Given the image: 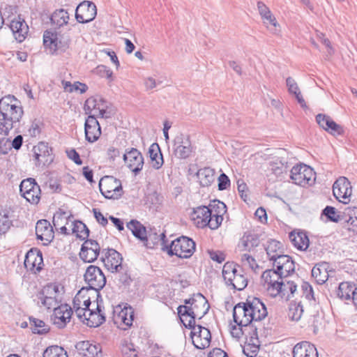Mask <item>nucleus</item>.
Masks as SVG:
<instances>
[{"mask_svg": "<svg viewBox=\"0 0 357 357\" xmlns=\"http://www.w3.org/2000/svg\"><path fill=\"white\" fill-rule=\"evenodd\" d=\"M24 115L20 100L14 96H6L0 99V135H8L9 131L20 125Z\"/></svg>", "mask_w": 357, "mask_h": 357, "instance_id": "obj_1", "label": "nucleus"}, {"mask_svg": "<svg viewBox=\"0 0 357 357\" xmlns=\"http://www.w3.org/2000/svg\"><path fill=\"white\" fill-rule=\"evenodd\" d=\"M63 287L56 284L43 287L36 295L38 305L46 310H53L60 305L63 299Z\"/></svg>", "mask_w": 357, "mask_h": 357, "instance_id": "obj_2", "label": "nucleus"}, {"mask_svg": "<svg viewBox=\"0 0 357 357\" xmlns=\"http://www.w3.org/2000/svg\"><path fill=\"white\" fill-rule=\"evenodd\" d=\"M222 277L227 286H231L232 289L241 291L248 285V279L242 271H238L236 264L232 262H227L222 268Z\"/></svg>", "mask_w": 357, "mask_h": 357, "instance_id": "obj_3", "label": "nucleus"}, {"mask_svg": "<svg viewBox=\"0 0 357 357\" xmlns=\"http://www.w3.org/2000/svg\"><path fill=\"white\" fill-rule=\"evenodd\" d=\"M274 247H267L266 253L270 261H273V268L281 277L285 278L294 272L295 265L294 261L289 255H278L273 250Z\"/></svg>", "mask_w": 357, "mask_h": 357, "instance_id": "obj_4", "label": "nucleus"}, {"mask_svg": "<svg viewBox=\"0 0 357 357\" xmlns=\"http://www.w3.org/2000/svg\"><path fill=\"white\" fill-rule=\"evenodd\" d=\"M261 280L264 287L271 297L275 298L283 292L284 278L275 268L264 271L261 275Z\"/></svg>", "mask_w": 357, "mask_h": 357, "instance_id": "obj_5", "label": "nucleus"}, {"mask_svg": "<svg viewBox=\"0 0 357 357\" xmlns=\"http://www.w3.org/2000/svg\"><path fill=\"white\" fill-rule=\"evenodd\" d=\"M101 194L109 199H118L123 195V188L119 179L112 176H105L99 181Z\"/></svg>", "mask_w": 357, "mask_h": 357, "instance_id": "obj_6", "label": "nucleus"}, {"mask_svg": "<svg viewBox=\"0 0 357 357\" xmlns=\"http://www.w3.org/2000/svg\"><path fill=\"white\" fill-rule=\"evenodd\" d=\"M290 178L298 185L305 186L314 183L316 176L313 169L305 164L294 166L290 171Z\"/></svg>", "mask_w": 357, "mask_h": 357, "instance_id": "obj_7", "label": "nucleus"}, {"mask_svg": "<svg viewBox=\"0 0 357 357\" xmlns=\"http://www.w3.org/2000/svg\"><path fill=\"white\" fill-rule=\"evenodd\" d=\"M233 318L238 326L245 327V329L257 331L258 325L252 323L249 310L245 303H239L233 309Z\"/></svg>", "mask_w": 357, "mask_h": 357, "instance_id": "obj_8", "label": "nucleus"}, {"mask_svg": "<svg viewBox=\"0 0 357 357\" xmlns=\"http://www.w3.org/2000/svg\"><path fill=\"white\" fill-rule=\"evenodd\" d=\"M21 195L31 204H38L40 199V188L33 178L24 179L20 185Z\"/></svg>", "mask_w": 357, "mask_h": 357, "instance_id": "obj_9", "label": "nucleus"}, {"mask_svg": "<svg viewBox=\"0 0 357 357\" xmlns=\"http://www.w3.org/2000/svg\"><path fill=\"white\" fill-rule=\"evenodd\" d=\"M84 280L89 284V289L98 293L106 284V278L102 270L93 265H90L86 270Z\"/></svg>", "mask_w": 357, "mask_h": 357, "instance_id": "obj_10", "label": "nucleus"}, {"mask_svg": "<svg viewBox=\"0 0 357 357\" xmlns=\"http://www.w3.org/2000/svg\"><path fill=\"white\" fill-rule=\"evenodd\" d=\"M97 15L96 5L92 1H84L75 9V19L79 23H88L93 20Z\"/></svg>", "mask_w": 357, "mask_h": 357, "instance_id": "obj_11", "label": "nucleus"}, {"mask_svg": "<svg viewBox=\"0 0 357 357\" xmlns=\"http://www.w3.org/2000/svg\"><path fill=\"white\" fill-rule=\"evenodd\" d=\"M33 158L36 166L49 165L53 161L52 149L47 142H40L33 148Z\"/></svg>", "mask_w": 357, "mask_h": 357, "instance_id": "obj_12", "label": "nucleus"}, {"mask_svg": "<svg viewBox=\"0 0 357 357\" xmlns=\"http://www.w3.org/2000/svg\"><path fill=\"white\" fill-rule=\"evenodd\" d=\"M123 158L127 164L128 167L136 176L142 169L144 165V158L140 151L135 148H131L123 155Z\"/></svg>", "mask_w": 357, "mask_h": 357, "instance_id": "obj_13", "label": "nucleus"}, {"mask_svg": "<svg viewBox=\"0 0 357 357\" xmlns=\"http://www.w3.org/2000/svg\"><path fill=\"white\" fill-rule=\"evenodd\" d=\"M190 336L193 344L197 349L207 348L211 344V335L210 331L200 325L193 327Z\"/></svg>", "mask_w": 357, "mask_h": 357, "instance_id": "obj_14", "label": "nucleus"}, {"mask_svg": "<svg viewBox=\"0 0 357 357\" xmlns=\"http://www.w3.org/2000/svg\"><path fill=\"white\" fill-rule=\"evenodd\" d=\"M250 312L252 323L257 325L268 314L265 305L258 298L247 300L245 303Z\"/></svg>", "mask_w": 357, "mask_h": 357, "instance_id": "obj_15", "label": "nucleus"}, {"mask_svg": "<svg viewBox=\"0 0 357 357\" xmlns=\"http://www.w3.org/2000/svg\"><path fill=\"white\" fill-rule=\"evenodd\" d=\"M53 310L54 312L51 316L53 324L59 328L65 327L66 324L70 321L73 314L72 308L67 304H61Z\"/></svg>", "mask_w": 357, "mask_h": 357, "instance_id": "obj_16", "label": "nucleus"}, {"mask_svg": "<svg viewBox=\"0 0 357 357\" xmlns=\"http://www.w3.org/2000/svg\"><path fill=\"white\" fill-rule=\"evenodd\" d=\"M333 193L335 198L346 204L344 199H349L352 193L349 181L344 176L337 178L333 185Z\"/></svg>", "mask_w": 357, "mask_h": 357, "instance_id": "obj_17", "label": "nucleus"}, {"mask_svg": "<svg viewBox=\"0 0 357 357\" xmlns=\"http://www.w3.org/2000/svg\"><path fill=\"white\" fill-rule=\"evenodd\" d=\"M192 306L182 305L186 307L187 310L194 317L202 319L208 311L209 304L206 298L201 294H197L192 297Z\"/></svg>", "mask_w": 357, "mask_h": 357, "instance_id": "obj_18", "label": "nucleus"}, {"mask_svg": "<svg viewBox=\"0 0 357 357\" xmlns=\"http://www.w3.org/2000/svg\"><path fill=\"white\" fill-rule=\"evenodd\" d=\"M25 268L34 273L39 272L43 265L42 252L37 248H32L27 252L24 259Z\"/></svg>", "mask_w": 357, "mask_h": 357, "instance_id": "obj_19", "label": "nucleus"}, {"mask_svg": "<svg viewBox=\"0 0 357 357\" xmlns=\"http://www.w3.org/2000/svg\"><path fill=\"white\" fill-rule=\"evenodd\" d=\"M191 142L189 137H185L184 135H177L174 140V152L176 158L185 159L188 158L192 153Z\"/></svg>", "mask_w": 357, "mask_h": 357, "instance_id": "obj_20", "label": "nucleus"}, {"mask_svg": "<svg viewBox=\"0 0 357 357\" xmlns=\"http://www.w3.org/2000/svg\"><path fill=\"white\" fill-rule=\"evenodd\" d=\"M316 121L320 127L334 136L343 135L344 134V127L336 123L328 115L318 114L316 116Z\"/></svg>", "mask_w": 357, "mask_h": 357, "instance_id": "obj_21", "label": "nucleus"}, {"mask_svg": "<svg viewBox=\"0 0 357 357\" xmlns=\"http://www.w3.org/2000/svg\"><path fill=\"white\" fill-rule=\"evenodd\" d=\"M36 234L38 239L46 241L42 245H48L54 237L53 227L48 220H40L36 225Z\"/></svg>", "mask_w": 357, "mask_h": 357, "instance_id": "obj_22", "label": "nucleus"}, {"mask_svg": "<svg viewBox=\"0 0 357 357\" xmlns=\"http://www.w3.org/2000/svg\"><path fill=\"white\" fill-rule=\"evenodd\" d=\"M9 27L17 42L22 43L25 40L29 32V26L20 15L14 17L10 21Z\"/></svg>", "mask_w": 357, "mask_h": 357, "instance_id": "obj_23", "label": "nucleus"}, {"mask_svg": "<svg viewBox=\"0 0 357 357\" xmlns=\"http://www.w3.org/2000/svg\"><path fill=\"white\" fill-rule=\"evenodd\" d=\"M102 260L107 269L112 272H118L122 268L123 257L119 252L113 248H108Z\"/></svg>", "mask_w": 357, "mask_h": 357, "instance_id": "obj_24", "label": "nucleus"}, {"mask_svg": "<svg viewBox=\"0 0 357 357\" xmlns=\"http://www.w3.org/2000/svg\"><path fill=\"white\" fill-rule=\"evenodd\" d=\"M96 307L90 308L85 324L89 327H98L105 321V314L102 310L101 306L97 302L93 305Z\"/></svg>", "mask_w": 357, "mask_h": 357, "instance_id": "obj_25", "label": "nucleus"}, {"mask_svg": "<svg viewBox=\"0 0 357 357\" xmlns=\"http://www.w3.org/2000/svg\"><path fill=\"white\" fill-rule=\"evenodd\" d=\"M294 357H318L316 347L309 342L296 344L293 349Z\"/></svg>", "mask_w": 357, "mask_h": 357, "instance_id": "obj_26", "label": "nucleus"}, {"mask_svg": "<svg viewBox=\"0 0 357 357\" xmlns=\"http://www.w3.org/2000/svg\"><path fill=\"white\" fill-rule=\"evenodd\" d=\"M147 237H145L144 242H146L144 245L148 243H152L153 245H168L169 239L167 238L165 232L160 233L155 227H148Z\"/></svg>", "mask_w": 357, "mask_h": 357, "instance_id": "obj_27", "label": "nucleus"}, {"mask_svg": "<svg viewBox=\"0 0 357 357\" xmlns=\"http://www.w3.org/2000/svg\"><path fill=\"white\" fill-rule=\"evenodd\" d=\"M250 333V336L247 338L246 342L243 347V351L248 357H255L258 354L260 346L257 331H252Z\"/></svg>", "mask_w": 357, "mask_h": 357, "instance_id": "obj_28", "label": "nucleus"}, {"mask_svg": "<svg viewBox=\"0 0 357 357\" xmlns=\"http://www.w3.org/2000/svg\"><path fill=\"white\" fill-rule=\"evenodd\" d=\"M133 319L134 310L130 306L123 307L114 315L115 323L124 326L125 327L121 326L123 330L132 325Z\"/></svg>", "mask_w": 357, "mask_h": 357, "instance_id": "obj_29", "label": "nucleus"}, {"mask_svg": "<svg viewBox=\"0 0 357 357\" xmlns=\"http://www.w3.org/2000/svg\"><path fill=\"white\" fill-rule=\"evenodd\" d=\"M79 355L84 357H96L101 351L99 345L93 344L89 341H80L75 345Z\"/></svg>", "mask_w": 357, "mask_h": 357, "instance_id": "obj_30", "label": "nucleus"}, {"mask_svg": "<svg viewBox=\"0 0 357 357\" xmlns=\"http://www.w3.org/2000/svg\"><path fill=\"white\" fill-rule=\"evenodd\" d=\"M210 215V210L208 206H201L194 208L191 218L197 227L204 228L207 225H204V222H203L207 221Z\"/></svg>", "mask_w": 357, "mask_h": 357, "instance_id": "obj_31", "label": "nucleus"}, {"mask_svg": "<svg viewBox=\"0 0 357 357\" xmlns=\"http://www.w3.org/2000/svg\"><path fill=\"white\" fill-rule=\"evenodd\" d=\"M271 170L277 176L287 173L289 168V164L287 158L283 156L275 157L270 162Z\"/></svg>", "mask_w": 357, "mask_h": 357, "instance_id": "obj_32", "label": "nucleus"}, {"mask_svg": "<svg viewBox=\"0 0 357 357\" xmlns=\"http://www.w3.org/2000/svg\"><path fill=\"white\" fill-rule=\"evenodd\" d=\"M257 8L259 13L264 20V24L268 28V24L273 26V31H277V26H279L275 17L272 15L270 9L262 1L257 2Z\"/></svg>", "mask_w": 357, "mask_h": 357, "instance_id": "obj_33", "label": "nucleus"}, {"mask_svg": "<svg viewBox=\"0 0 357 357\" xmlns=\"http://www.w3.org/2000/svg\"><path fill=\"white\" fill-rule=\"evenodd\" d=\"M215 172L213 169L211 167H204L197 171L196 176L202 187H208L215 181Z\"/></svg>", "mask_w": 357, "mask_h": 357, "instance_id": "obj_34", "label": "nucleus"}, {"mask_svg": "<svg viewBox=\"0 0 357 357\" xmlns=\"http://www.w3.org/2000/svg\"><path fill=\"white\" fill-rule=\"evenodd\" d=\"M149 154L152 167L155 169H160L164 163V160L158 144L153 143L150 146Z\"/></svg>", "mask_w": 357, "mask_h": 357, "instance_id": "obj_35", "label": "nucleus"}, {"mask_svg": "<svg viewBox=\"0 0 357 357\" xmlns=\"http://www.w3.org/2000/svg\"><path fill=\"white\" fill-rule=\"evenodd\" d=\"M328 264L326 262L318 264L312 269V276L315 279L318 284L325 283L329 277Z\"/></svg>", "mask_w": 357, "mask_h": 357, "instance_id": "obj_36", "label": "nucleus"}, {"mask_svg": "<svg viewBox=\"0 0 357 357\" xmlns=\"http://www.w3.org/2000/svg\"><path fill=\"white\" fill-rule=\"evenodd\" d=\"M119 351L121 357H139L138 347L128 339L121 341Z\"/></svg>", "mask_w": 357, "mask_h": 357, "instance_id": "obj_37", "label": "nucleus"}, {"mask_svg": "<svg viewBox=\"0 0 357 357\" xmlns=\"http://www.w3.org/2000/svg\"><path fill=\"white\" fill-rule=\"evenodd\" d=\"M195 248L196 247H190V248H187V247H162V250L167 252L170 256L175 255L179 258L186 259L192 255L195 252Z\"/></svg>", "mask_w": 357, "mask_h": 357, "instance_id": "obj_38", "label": "nucleus"}, {"mask_svg": "<svg viewBox=\"0 0 357 357\" xmlns=\"http://www.w3.org/2000/svg\"><path fill=\"white\" fill-rule=\"evenodd\" d=\"M127 227L132 231V234L138 239L144 241L147 237L148 227H144L137 220H132L127 224Z\"/></svg>", "mask_w": 357, "mask_h": 357, "instance_id": "obj_39", "label": "nucleus"}, {"mask_svg": "<svg viewBox=\"0 0 357 357\" xmlns=\"http://www.w3.org/2000/svg\"><path fill=\"white\" fill-rule=\"evenodd\" d=\"M68 20V13L63 8L56 10L50 16L51 24L57 28L67 24Z\"/></svg>", "mask_w": 357, "mask_h": 357, "instance_id": "obj_40", "label": "nucleus"}, {"mask_svg": "<svg viewBox=\"0 0 357 357\" xmlns=\"http://www.w3.org/2000/svg\"><path fill=\"white\" fill-rule=\"evenodd\" d=\"M289 238L293 245H310V238L305 231L294 230L289 233Z\"/></svg>", "mask_w": 357, "mask_h": 357, "instance_id": "obj_41", "label": "nucleus"}, {"mask_svg": "<svg viewBox=\"0 0 357 357\" xmlns=\"http://www.w3.org/2000/svg\"><path fill=\"white\" fill-rule=\"evenodd\" d=\"M177 310L178 314L180 317V319L183 324L185 326V327L192 329V331H193V327L197 326L195 325V319L197 317H194L191 313H190L187 310L186 307H183L180 305L178 307Z\"/></svg>", "mask_w": 357, "mask_h": 357, "instance_id": "obj_42", "label": "nucleus"}, {"mask_svg": "<svg viewBox=\"0 0 357 357\" xmlns=\"http://www.w3.org/2000/svg\"><path fill=\"white\" fill-rule=\"evenodd\" d=\"M100 247H81L79 252L80 258L85 262H92L96 260L99 255Z\"/></svg>", "mask_w": 357, "mask_h": 357, "instance_id": "obj_43", "label": "nucleus"}, {"mask_svg": "<svg viewBox=\"0 0 357 357\" xmlns=\"http://www.w3.org/2000/svg\"><path fill=\"white\" fill-rule=\"evenodd\" d=\"M354 288V286L349 282H341L337 290V295L342 300L352 299Z\"/></svg>", "mask_w": 357, "mask_h": 357, "instance_id": "obj_44", "label": "nucleus"}, {"mask_svg": "<svg viewBox=\"0 0 357 357\" xmlns=\"http://www.w3.org/2000/svg\"><path fill=\"white\" fill-rule=\"evenodd\" d=\"M72 234H74L76 238H79L84 241L88 238L89 236V229L82 221L77 220L73 222Z\"/></svg>", "mask_w": 357, "mask_h": 357, "instance_id": "obj_45", "label": "nucleus"}, {"mask_svg": "<svg viewBox=\"0 0 357 357\" xmlns=\"http://www.w3.org/2000/svg\"><path fill=\"white\" fill-rule=\"evenodd\" d=\"M107 103L106 100L100 96L90 97L86 99L84 103V109L86 114H91L93 109H98Z\"/></svg>", "mask_w": 357, "mask_h": 357, "instance_id": "obj_46", "label": "nucleus"}, {"mask_svg": "<svg viewBox=\"0 0 357 357\" xmlns=\"http://www.w3.org/2000/svg\"><path fill=\"white\" fill-rule=\"evenodd\" d=\"M303 313V307L301 301H293L290 303L289 307L288 317L289 318L295 321L301 319Z\"/></svg>", "mask_w": 357, "mask_h": 357, "instance_id": "obj_47", "label": "nucleus"}, {"mask_svg": "<svg viewBox=\"0 0 357 357\" xmlns=\"http://www.w3.org/2000/svg\"><path fill=\"white\" fill-rule=\"evenodd\" d=\"M89 289L83 287L75 295L73 298V305H84L86 307L91 305L90 297L87 296Z\"/></svg>", "mask_w": 357, "mask_h": 357, "instance_id": "obj_48", "label": "nucleus"}, {"mask_svg": "<svg viewBox=\"0 0 357 357\" xmlns=\"http://www.w3.org/2000/svg\"><path fill=\"white\" fill-rule=\"evenodd\" d=\"M29 324L33 333L45 334L50 330L49 326L43 320L34 317L29 318Z\"/></svg>", "mask_w": 357, "mask_h": 357, "instance_id": "obj_49", "label": "nucleus"}, {"mask_svg": "<svg viewBox=\"0 0 357 357\" xmlns=\"http://www.w3.org/2000/svg\"><path fill=\"white\" fill-rule=\"evenodd\" d=\"M208 208L210 210V213L213 215H220V217L227 213V206L225 204L219 200H213L208 206Z\"/></svg>", "mask_w": 357, "mask_h": 357, "instance_id": "obj_50", "label": "nucleus"}, {"mask_svg": "<svg viewBox=\"0 0 357 357\" xmlns=\"http://www.w3.org/2000/svg\"><path fill=\"white\" fill-rule=\"evenodd\" d=\"M297 289V285L292 281L284 282L282 285V293L278 294V296L282 298H286L289 300L291 297H294L295 292Z\"/></svg>", "mask_w": 357, "mask_h": 357, "instance_id": "obj_51", "label": "nucleus"}, {"mask_svg": "<svg viewBox=\"0 0 357 357\" xmlns=\"http://www.w3.org/2000/svg\"><path fill=\"white\" fill-rule=\"evenodd\" d=\"M10 212L4 210L0 212V234H6L12 225Z\"/></svg>", "mask_w": 357, "mask_h": 357, "instance_id": "obj_52", "label": "nucleus"}, {"mask_svg": "<svg viewBox=\"0 0 357 357\" xmlns=\"http://www.w3.org/2000/svg\"><path fill=\"white\" fill-rule=\"evenodd\" d=\"M259 236L254 231H247L241 238L242 245H258Z\"/></svg>", "mask_w": 357, "mask_h": 357, "instance_id": "obj_53", "label": "nucleus"}, {"mask_svg": "<svg viewBox=\"0 0 357 357\" xmlns=\"http://www.w3.org/2000/svg\"><path fill=\"white\" fill-rule=\"evenodd\" d=\"M325 216L326 221L338 222L342 220V215L336 212V209L333 206H327L321 212V217Z\"/></svg>", "mask_w": 357, "mask_h": 357, "instance_id": "obj_54", "label": "nucleus"}, {"mask_svg": "<svg viewBox=\"0 0 357 357\" xmlns=\"http://www.w3.org/2000/svg\"><path fill=\"white\" fill-rule=\"evenodd\" d=\"M43 357H68V355L62 347L52 346L45 349Z\"/></svg>", "mask_w": 357, "mask_h": 357, "instance_id": "obj_55", "label": "nucleus"}, {"mask_svg": "<svg viewBox=\"0 0 357 357\" xmlns=\"http://www.w3.org/2000/svg\"><path fill=\"white\" fill-rule=\"evenodd\" d=\"M68 213L62 208H59V210L54 213L53 217V224L57 231L58 227L63 225V222L68 223Z\"/></svg>", "mask_w": 357, "mask_h": 357, "instance_id": "obj_56", "label": "nucleus"}, {"mask_svg": "<svg viewBox=\"0 0 357 357\" xmlns=\"http://www.w3.org/2000/svg\"><path fill=\"white\" fill-rule=\"evenodd\" d=\"M93 73L100 77L106 78L109 80V82L113 81V72L109 68L105 65L98 66L93 70Z\"/></svg>", "mask_w": 357, "mask_h": 357, "instance_id": "obj_57", "label": "nucleus"}, {"mask_svg": "<svg viewBox=\"0 0 357 357\" xmlns=\"http://www.w3.org/2000/svg\"><path fill=\"white\" fill-rule=\"evenodd\" d=\"M86 139L89 142H94L98 139L101 135L100 127H91V129L84 128Z\"/></svg>", "mask_w": 357, "mask_h": 357, "instance_id": "obj_58", "label": "nucleus"}, {"mask_svg": "<svg viewBox=\"0 0 357 357\" xmlns=\"http://www.w3.org/2000/svg\"><path fill=\"white\" fill-rule=\"evenodd\" d=\"M168 245H196V243L192 238L181 236L169 241Z\"/></svg>", "mask_w": 357, "mask_h": 357, "instance_id": "obj_59", "label": "nucleus"}, {"mask_svg": "<svg viewBox=\"0 0 357 357\" xmlns=\"http://www.w3.org/2000/svg\"><path fill=\"white\" fill-rule=\"evenodd\" d=\"M223 220V217H220V215H213L211 214L208 219H207V221H204V225H207V226L211 229H218L222 222Z\"/></svg>", "mask_w": 357, "mask_h": 357, "instance_id": "obj_60", "label": "nucleus"}, {"mask_svg": "<svg viewBox=\"0 0 357 357\" xmlns=\"http://www.w3.org/2000/svg\"><path fill=\"white\" fill-rule=\"evenodd\" d=\"M241 261L244 265H248L255 273H257L260 269L255 259L248 254H243L241 256Z\"/></svg>", "mask_w": 357, "mask_h": 357, "instance_id": "obj_61", "label": "nucleus"}, {"mask_svg": "<svg viewBox=\"0 0 357 357\" xmlns=\"http://www.w3.org/2000/svg\"><path fill=\"white\" fill-rule=\"evenodd\" d=\"M73 309L78 319L84 324L87 318L90 307H86L84 305H73Z\"/></svg>", "mask_w": 357, "mask_h": 357, "instance_id": "obj_62", "label": "nucleus"}, {"mask_svg": "<svg viewBox=\"0 0 357 357\" xmlns=\"http://www.w3.org/2000/svg\"><path fill=\"white\" fill-rule=\"evenodd\" d=\"M50 44L54 46L52 54H57V52H64L69 47L68 42L57 41V39H51Z\"/></svg>", "mask_w": 357, "mask_h": 357, "instance_id": "obj_63", "label": "nucleus"}, {"mask_svg": "<svg viewBox=\"0 0 357 357\" xmlns=\"http://www.w3.org/2000/svg\"><path fill=\"white\" fill-rule=\"evenodd\" d=\"M250 333H252L251 329H245V327L241 326H233L232 330L231 331L232 336L236 338H240L241 335H245L247 339L250 336Z\"/></svg>", "mask_w": 357, "mask_h": 357, "instance_id": "obj_64", "label": "nucleus"}]
</instances>
